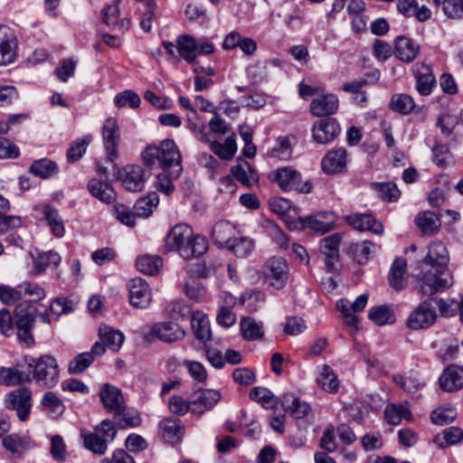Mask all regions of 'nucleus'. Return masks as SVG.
I'll return each instance as SVG.
<instances>
[{"instance_id":"nucleus-1","label":"nucleus","mask_w":463,"mask_h":463,"mask_svg":"<svg viewBox=\"0 0 463 463\" xmlns=\"http://www.w3.org/2000/svg\"><path fill=\"white\" fill-rule=\"evenodd\" d=\"M166 251H178L185 260L203 255L208 249L205 238L194 235L193 229L184 223L174 226L165 239Z\"/></svg>"},{"instance_id":"nucleus-2","label":"nucleus","mask_w":463,"mask_h":463,"mask_svg":"<svg viewBox=\"0 0 463 463\" xmlns=\"http://www.w3.org/2000/svg\"><path fill=\"white\" fill-rule=\"evenodd\" d=\"M144 165L149 168L160 165L163 170L172 169V176L179 178L183 171L181 153L172 139H165L160 145H149L141 154Z\"/></svg>"},{"instance_id":"nucleus-3","label":"nucleus","mask_w":463,"mask_h":463,"mask_svg":"<svg viewBox=\"0 0 463 463\" xmlns=\"http://www.w3.org/2000/svg\"><path fill=\"white\" fill-rule=\"evenodd\" d=\"M24 361L30 371L31 380L43 388L54 387L60 378V368L56 359L49 354L38 358L24 356Z\"/></svg>"},{"instance_id":"nucleus-4","label":"nucleus","mask_w":463,"mask_h":463,"mask_svg":"<svg viewBox=\"0 0 463 463\" xmlns=\"http://www.w3.org/2000/svg\"><path fill=\"white\" fill-rule=\"evenodd\" d=\"M269 178L284 191L295 190L298 193L308 194L313 188L310 181L302 182L301 174L289 166L280 167L272 171L269 173Z\"/></svg>"},{"instance_id":"nucleus-5","label":"nucleus","mask_w":463,"mask_h":463,"mask_svg":"<svg viewBox=\"0 0 463 463\" xmlns=\"http://www.w3.org/2000/svg\"><path fill=\"white\" fill-rule=\"evenodd\" d=\"M453 285V277L449 269L431 268L419 279V289L425 296H433Z\"/></svg>"},{"instance_id":"nucleus-6","label":"nucleus","mask_w":463,"mask_h":463,"mask_svg":"<svg viewBox=\"0 0 463 463\" xmlns=\"http://www.w3.org/2000/svg\"><path fill=\"white\" fill-rule=\"evenodd\" d=\"M288 265L287 260L282 257H272L267 260L263 267L265 278L269 284L280 289L285 287L288 279Z\"/></svg>"},{"instance_id":"nucleus-7","label":"nucleus","mask_w":463,"mask_h":463,"mask_svg":"<svg viewBox=\"0 0 463 463\" xmlns=\"http://www.w3.org/2000/svg\"><path fill=\"white\" fill-rule=\"evenodd\" d=\"M99 340L92 345L93 353L98 355H102L106 352V348L118 352L125 339L124 335L119 330L106 325L99 326Z\"/></svg>"},{"instance_id":"nucleus-8","label":"nucleus","mask_w":463,"mask_h":463,"mask_svg":"<svg viewBox=\"0 0 463 463\" xmlns=\"http://www.w3.org/2000/svg\"><path fill=\"white\" fill-rule=\"evenodd\" d=\"M437 319L435 307L430 300L421 302L409 316L407 326L412 330L430 327Z\"/></svg>"},{"instance_id":"nucleus-9","label":"nucleus","mask_w":463,"mask_h":463,"mask_svg":"<svg viewBox=\"0 0 463 463\" xmlns=\"http://www.w3.org/2000/svg\"><path fill=\"white\" fill-rule=\"evenodd\" d=\"M185 331L176 323L163 321L153 324L146 335L147 339L156 338L164 343H174L182 340Z\"/></svg>"},{"instance_id":"nucleus-10","label":"nucleus","mask_w":463,"mask_h":463,"mask_svg":"<svg viewBox=\"0 0 463 463\" xmlns=\"http://www.w3.org/2000/svg\"><path fill=\"white\" fill-rule=\"evenodd\" d=\"M222 399L219 391L214 389H199L190 396L192 412L202 415L212 410Z\"/></svg>"},{"instance_id":"nucleus-11","label":"nucleus","mask_w":463,"mask_h":463,"mask_svg":"<svg viewBox=\"0 0 463 463\" xmlns=\"http://www.w3.org/2000/svg\"><path fill=\"white\" fill-rule=\"evenodd\" d=\"M102 139L108 160L114 163L118 158V146L120 139L119 128L116 118H109L105 120L102 128Z\"/></svg>"},{"instance_id":"nucleus-12","label":"nucleus","mask_w":463,"mask_h":463,"mask_svg":"<svg viewBox=\"0 0 463 463\" xmlns=\"http://www.w3.org/2000/svg\"><path fill=\"white\" fill-rule=\"evenodd\" d=\"M31 391L28 388H20L6 395L5 402L7 408L15 410L18 419L25 421L31 411Z\"/></svg>"},{"instance_id":"nucleus-13","label":"nucleus","mask_w":463,"mask_h":463,"mask_svg":"<svg viewBox=\"0 0 463 463\" xmlns=\"http://www.w3.org/2000/svg\"><path fill=\"white\" fill-rule=\"evenodd\" d=\"M341 128L338 122L332 118L317 120L312 127L314 140L318 144H328L339 134Z\"/></svg>"},{"instance_id":"nucleus-14","label":"nucleus","mask_w":463,"mask_h":463,"mask_svg":"<svg viewBox=\"0 0 463 463\" xmlns=\"http://www.w3.org/2000/svg\"><path fill=\"white\" fill-rule=\"evenodd\" d=\"M17 39L11 29L0 25V66L14 62L16 59Z\"/></svg>"},{"instance_id":"nucleus-15","label":"nucleus","mask_w":463,"mask_h":463,"mask_svg":"<svg viewBox=\"0 0 463 463\" xmlns=\"http://www.w3.org/2000/svg\"><path fill=\"white\" fill-rule=\"evenodd\" d=\"M348 154L345 148L330 149L321 160V169L326 175H335L345 170Z\"/></svg>"},{"instance_id":"nucleus-16","label":"nucleus","mask_w":463,"mask_h":463,"mask_svg":"<svg viewBox=\"0 0 463 463\" xmlns=\"http://www.w3.org/2000/svg\"><path fill=\"white\" fill-rule=\"evenodd\" d=\"M152 300V294L146 281L141 278L129 282V302L137 308H146Z\"/></svg>"},{"instance_id":"nucleus-17","label":"nucleus","mask_w":463,"mask_h":463,"mask_svg":"<svg viewBox=\"0 0 463 463\" xmlns=\"http://www.w3.org/2000/svg\"><path fill=\"white\" fill-rule=\"evenodd\" d=\"M99 397L103 406L109 411L119 415L125 410V399L121 390L109 383L103 384Z\"/></svg>"},{"instance_id":"nucleus-18","label":"nucleus","mask_w":463,"mask_h":463,"mask_svg":"<svg viewBox=\"0 0 463 463\" xmlns=\"http://www.w3.org/2000/svg\"><path fill=\"white\" fill-rule=\"evenodd\" d=\"M124 188L130 192L141 191L145 185V175L141 166L128 165L119 174Z\"/></svg>"},{"instance_id":"nucleus-19","label":"nucleus","mask_w":463,"mask_h":463,"mask_svg":"<svg viewBox=\"0 0 463 463\" xmlns=\"http://www.w3.org/2000/svg\"><path fill=\"white\" fill-rule=\"evenodd\" d=\"M302 223L303 226L310 228L317 233L324 234L335 228V216L331 212L317 213L305 217Z\"/></svg>"},{"instance_id":"nucleus-20","label":"nucleus","mask_w":463,"mask_h":463,"mask_svg":"<svg viewBox=\"0 0 463 463\" xmlns=\"http://www.w3.org/2000/svg\"><path fill=\"white\" fill-rule=\"evenodd\" d=\"M101 17L109 30L123 33L130 27L131 23L129 19H119V8L118 5H106L101 10Z\"/></svg>"},{"instance_id":"nucleus-21","label":"nucleus","mask_w":463,"mask_h":463,"mask_svg":"<svg viewBox=\"0 0 463 463\" xmlns=\"http://www.w3.org/2000/svg\"><path fill=\"white\" fill-rule=\"evenodd\" d=\"M449 252L445 244L441 241H432L429 247V252L424 262L429 264L430 268H439L440 269H448Z\"/></svg>"},{"instance_id":"nucleus-22","label":"nucleus","mask_w":463,"mask_h":463,"mask_svg":"<svg viewBox=\"0 0 463 463\" xmlns=\"http://www.w3.org/2000/svg\"><path fill=\"white\" fill-rule=\"evenodd\" d=\"M339 101L335 95L326 94L314 99L310 103V112L316 117L332 115L338 109Z\"/></svg>"},{"instance_id":"nucleus-23","label":"nucleus","mask_w":463,"mask_h":463,"mask_svg":"<svg viewBox=\"0 0 463 463\" xmlns=\"http://www.w3.org/2000/svg\"><path fill=\"white\" fill-rule=\"evenodd\" d=\"M439 386L443 391L455 392L463 387V368L450 365L439 377Z\"/></svg>"},{"instance_id":"nucleus-24","label":"nucleus","mask_w":463,"mask_h":463,"mask_svg":"<svg viewBox=\"0 0 463 463\" xmlns=\"http://www.w3.org/2000/svg\"><path fill=\"white\" fill-rule=\"evenodd\" d=\"M346 222L359 231H370L375 234L383 232V225L371 214L354 213L346 216Z\"/></svg>"},{"instance_id":"nucleus-25","label":"nucleus","mask_w":463,"mask_h":463,"mask_svg":"<svg viewBox=\"0 0 463 463\" xmlns=\"http://www.w3.org/2000/svg\"><path fill=\"white\" fill-rule=\"evenodd\" d=\"M90 194L104 203H111L116 200L117 194L112 185L98 178H91L87 185Z\"/></svg>"},{"instance_id":"nucleus-26","label":"nucleus","mask_w":463,"mask_h":463,"mask_svg":"<svg viewBox=\"0 0 463 463\" xmlns=\"http://www.w3.org/2000/svg\"><path fill=\"white\" fill-rule=\"evenodd\" d=\"M191 325L195 338L203 344L207 343L212 338L210 321L207 316L200 311L193 314Z\"/></svg>"},{"instance_id":"nucleus-27","label":"nucleus","mask_w":463,"mask_h":463,"mask_svg":"<svg viewBox=\"0 0 463 463\" xmlns=\"http://www.w3.org/2000/svg\"><path fill=\"white\" fill-rule=\"evenodd\" d=\"M163 438L171 444L179 442L184 433V427L179 420L165 419L159 425Z\"/></svg>"},{"instance_id":"nucleus-28","label":"nucleus","mask_w":463,"mask_h":463,"mask_svg":"<svg viewBox=\"0 0 463 463\" xmlns=\"http://www.w3.org/2000/svg\"><path fill=\"white\" fill-rule=\"evenodd\" d=\"M279 402L286 411L297 419L306 417L310 410L308 403L300 401L292 394H284Z\"/></svg>"},{"instance_id":"nucleus-29","label":"nucleus","mask_w":463,"mask_h":463,"mask_svg":"<svg viewBox=\"0 0 463 463\" xmlns=\"http://www.w3.org/2000/svg\"><path fill=\"white\" fill-rule=\"evenodd\" d=\"M420 46L411 39L401 36L396 39L395 55L401 61L410 62L418 55Z\"/></svg>"},{"instance_id":"nucleus-30","label":"nucleus","mask_w":463,"mask_h":463,"mask_svg":"<svg viewBox=\"0 0 463 463\" xmlns=\"http://www.w3.org/2000/svg\"><path fill=\"white\" fill-rule=\"evenodd\" d=\"M232 175L243 185L251 186L258 183L259 177L253 167L244 160L232 167Z\"/></svg>"},{"instance_id":"nucleus-31","label":"nucleus","mask_w":463,"mask_h":463,"mask_svg":"<svg viewBox=\"0 0 463 463\" xmlns=\"http://www.w3.org/2000/svg\"><path fill=\"white\" fill-rule=\"evenodd\" d=\"M415 77L418 92L422 96L430 95L436 83L435 76L430 68L426 65L420 66L417 68Z\"/></svg>"},{"instance_id":"nucleus-32","label":"nucleus","mask_w":463,"mask_h":463,"mask_svg":"<svg viewBox=\"0 0 463 463\" xmlns=\"http://www.w3.org/2000/svg\"><path fill=\"white\" fill-rule=\"evenodd\" d=\"M176 43L180 56L188 63H194L197 51L196 40L189 34H184L177 37Z\"/></svg>"},{"instance_id":"nucleus-33","label":"nucleus","mask_w":463,"mask_h":463,"mask_svg":"<svg viewBox=\"0 0 463 463\" xmlns=\"http://www.w3.org/2000/svg\"><path fill=\"white\" fill-rule=\"evenodd\" d=\"M463 439V430L458 427L444 429L434 437L433 441L439 449L455 445Z\"/></svg>"},{"instance_id":"nucleus-34","label":"nucleus","mask_w":463,"mask_h":463,"mask_svg":"<svg viewBox=\"0 0 463 463\" xmlns=\"http://www.w3.org/2000/svg\"><path fill=\"white\" fill-rule=\"evenodd\" d=\"M234 228L229 222L222 221L217 222L212 231V237L215 244L220 247L229 246L232 241V236Z\"/></svg>"},{"instance_id":"nucleus-35","label":"nucleus","mask_w":463,"mask_h":463,"mask_svg":"<svg viewBox=\"0 0 463 463\" xmlns=\"http://www.w3.org/2000/svg\"><path fill=\"white\" fill-rule=\"evenodd\" d=\"M43 215L52 234L58 238H61L64 235L65 228L58 210L50 204H45L43 207Z\"/></svg>"},{"instance_id":"nucleus-36","label":"nucleus","mask_w":463,"mask_h":463,"mask_svg":"<svg viewBox=\"0 0 463 463\" xmlns=\"http://www.w3.org/2000/svg\"><path fill=\"white\" fill-rule=\"evenodd\" d=\"M415 223L427 235L434 234L440 227L439 219L433 212L420 213L415 219Z\"/></svg>"},{"instance_id":"nucleus-37","label":"nucleus","mask_w":463,"mask_h":463,"mask_svg":"<svg viewBox=\"0 0 463 463\" xmlns=\"http://www.w3.org/2000/svg\"><path fill=\"white\" fill-rule=\"evenodd\" d=\"M406 260L402 258L396 259L390 271V284L396 290L402 289L406 285Z\"/></svg>"},{"instance_id":"nucleus-38","label":"nucleus","mask_w":463,"mask_h":463,"mask_svg":"<svg viewBox=\"0 0 463 463\" xmlns=\"http://www.w3.org/2000/svg\"><path fill=\"white\" fill-rule=\"evenodd\" d=\"M242 336L248 341L260 339L264 335L262 324L252 317H243L240 323Z\"/></svg>"},{"instance_id":"nucleus-39","label":"nucleus","mask_w":463,"mask_h":463,"mask_svg":"<svg viewBox=\"0 0 463 463\" xmlns=\"http://www.w3.org/2000/svg\"><path fill=\"white\" fill-rule=\"evenodd\" d=\"M163 266L162 259L157 255H143L137 259V269L148 275L156 274Z\"/></svg>"},{"instance_id":"nucleus-40","label":"nucleus","mask_w":463,"mask_h":463,"mask_svg":"<svg viewBox=\"0 0 463 463\" xmlns=\"http://www.w3.org/2000/svg\"><path fill=\"white\" fill-rule=\"evenodd\" d=\"M29 381H31L30 374H25L18 369L11 367L0 368V384L14 386Z\"/></svg>"},{"instance_id":"nucleus-41","label":"nucleus","mask_w":463,"mask_h":463,"mask_svg":"<svg viewBox=\"0 0 463 463\" xmlns=\"http://www.w3.org/2000/svg\"><path fill=\"white\" fill-rule=\"evenodd\" d=\"M317 383L326 392H335L339 387L337 377L327 364L321 367Z\"/></svg>"},{"instance_id":"nucleus-42","label":"nucleus","mask_w":463,"mask_h":463,"mask_svg":"<svg viewBox=\"0 0 463 463\" xmlns=\"http://www.w3.org/2000/svg\"><path fill=\"white\" fill-rule=\"evenodd\" d=\"M35 309L28 304H19L14 308V317L16 327H33L35 317Z\"/></svg>"},{"instance_id":"nucleus-43","label":"nucleus","mask_w":463,"mask_h":463,"mask_svg":"<svg viewBox=\"0 0 463 463\" xmlns=\"http://www.w3.org/2000/svg\"><path fill=\"white\" fill-rule=\"evenodd\" d=\"M250 397L265 409H273L279 403L278 398L271 391L262 386L254 387L250 392Z\"/></svg>"},{"instance_id":"nucleus-44","label":"nucleus","mask_w":463,"mask_h":463,"mask_svg":"<svg viewBox=\"0 0 463 463\" xmlns=\"http://www.w3.org/2000/svg\"><path fill=\"white\" fill-rule=\"evenodd\" d=\"M61 262L60 255L52 250L40 253L33 260L34 269L33 270V274H41L45 271V269L53 266L56 267Z\"/></svg>"},{"instance_id":"nucleus-45","label":"nucleus","mask_w":463,"mask_h":463,"mask_svg":"<svg viewBox=\"0 0 463 463\" xmlns=\"http://www.w3.org/2000/svg\"><path fill=\"white\" fill-rule=\"evenodd\" d=\"M411 413L407 407L400 404H388L384 410V418L392 425H398L402 419L411 420Z\"/></svg>"},{"instance_id":"nucleus-46","label":"nucleus","mask_w":463,"mask_h":463,"mask_svg":"<svg viewBox=\"0 0 463 463\" xmlns=\"http://www.w3.org/2000/svg\"><path fill=\"white\" fill-rule=\"evenodd\" d=\"M3 446L13 453H20L24 450L29 449L33 447V442L30 438L25 436H18L11 434L4 438Z\"/></svg>"},{"instance_id":"nucleus-47","label":"nucleus","mask_w":463,"mask_h":463,"mask_svg":"<svg viewBox=\"0 0 463 463\" xmlns=\"http://www.w3.org/2000/svg\"><path fill=\"white\" fill-rule=\"evenodd\" d=\"M211 150L220 158L231 160L237 151V145L233 137H228L223 144L217 141L211 143Z\"/></svg>"},{"instance_id":"nucleus-48","label":"nucleus","mask_w":463,"mask_h":463,"mask_svg":"<svg viewBox=\"0 0 463 463\" xmlns=\"http://www.w3.org/2000/svg\"><path fill=\"white\" fill-rule=\"evenodd\" d=\"M158 196L156 194H148L145 197L139 198L135 205L134 210L138 217H147L158 205Z\"/></svg>"},{"instance_id":"nucleus-49","label":"nucleus","mask_w":463,"mask_h":463,"mask_svg":"<svg viewBox=\"0 0 463 463\" xmlns=\"http://www.w3.org/2000/svg\"><path fill=\"white\" fill-rule=\"evenodd\" d=\"M165 313L174 319L192 318L194 312L184 300H173L165 307Z\"/></svg>"},{"instance_id":"nucleus-50","label":"nucleus","mask_w":463,"mask_h":463,"mask_svg":"<svg viewBox=\"0 0 463 463\" xmlns=\"http://www.w3.org/2000/svg\"><path fill=\"white\" fill-rule=\"evenodd\" d=\"M94 356H99L93 353L92 349L90 352H85L75 356L69 364L68 371L70 373L79 374L84 372L94 361Z\"/></svg>"},{"instance_id":"nucleus-51","label":"nucleus","mask_w":463,"mask_h":463,"mask_svg":"<svg viewBox=\"0 0 463 463\" xmlns=\"http://www.w3.org/2000/svg\"><path fill=\"white\" fill-rule=\"evenodd\" d=\"M392 380L396 385L411 393L418 391L423 385V383L416 373H410L408 375L394 374Z\"/></svg>"},{"instance_id":"nucleus-52","label":"nucleus","mask_w":463,"mask_h":463,"mask_svg":"<svg viewBox=\"0 0 463 463\" xmlns=\"http://www.w3.org/2000/svg\"><path fill=\"white\" fill-rule=\"evenodd\" d=\"M30 171L35 176L49 178L57 173L58 168L54 162L43 158L33 162L30 166Z\"/></svg>"},{"instance_id":"nucleus-53","label":"nucleus","mask_w":463,"mask_h":463,"mask_svg":"<svg viewBox=\"0 0 463 463\" xmlns=\"http://www.w3.org/2000/svg\"><path fill=\"white\" fill-rule=\"evenodd\" d=\"M84 447L95 455H104L108 449V444L104 439L95 435L93 432L81 434Z\"/></svg>"},{"instance_id":"nucleus-54","label":"nucleus","mask_w":463,"mask_h":463,"mask_svg":"<svg viewBox=\"0 0 463 463\" xmlns=\"http://www.w3.org/2000/svg\"><path fill=\"white\" fill-rule=\"evenodd\" d=\"M368 302V295H360L354 302L347 299H339L336 303L337 309L343 314L346 315L349 312H360L364 309Z\"/></svg>"},{"instance_id":"nucleus-55","label":"nucleus","mask_w":463,"mask_h":463,"mask_svg":"<svg viewBox=\"0 0 463 463\" xmlns=\"http://www.w3.org/2000/svg\"><path fill=\"white\" fill-rule=\"evenodd\" d=\"M368 317L378 326L392 324L394 322V315L386 306L372 307L369 310Z\"/></svg>"},{"instance_id":"nucleus-56","label":"nucleus","mask_w":463,"mask_h":463,"mask_svg":"<svg viewBox=\"0 0 463 463\" xmlns=\"http://www.w3.org/2000/svg\"><path fill=\"white\" fill-rule=\"evenodd\" d=\"M91 140L92 137L88 135L72 142L67 152L68 161L72 163L80 160L85 154L87 146L91 142Z\"/></svg>"},{"instance_id":"nucleus-57","label":"nucleus","mask_w":463,"mask_h":463,"mask_svg":"<svg viewBox=\"0 0 463 463\" xmlns=\"http://www.w3.org/2000/svg\"><path fill=\"white\" fill-rule=\"evenodd\" d=\"M415 107L413 99L407 94L394 95L391 101V108L402 114H409Z\"/></svg>"},{"instance_id":"nucleus-58","label":"nucleus","mask_w":463,"mask_h":463,"mask_svg":"<svg viewBox=\"0 0 463 463\" xmlns=\"http://www.w3.org/2000/svg\"><path fill=\"white\" fill-rule=\"evenodd\" d=\"M457 417V411L452 406H443L434 410L430 418L434 424L444 425L454 420Z\"/></svg>"},{"instance_id":"nucleus-59","label":"nucleus","mask_w":463,"mask_h":463,"mask_svg":"<svg viewBox=\"0 0 463 463\" xmlns=\"http://www.w3.org/2000/svg\"><path fill=\"white\" fill-rule=\"evenodd\" d=\"M292 149L288 137H279L276 146L268 152L271 158L288 160L291 156Z\"/></svg>"},{"instance_id":"nucleus-60","label":"nucleus","mask_w":463,"mask_h":463,"mask_svg":"<svg viewBox=\"0 0 463 463\" xmlns=\"http://www.w3.org/2000/svg\"><path fill=\"white\" fill-rule=\"evenodd\" d=\"M184 291L189 298L195 301L202 300L206 293L203 283L194 277H190L185 282Z\"/></svg>"},{"instance_id":"nucleus-61","label":"nucleus","mask_w":463,"mask_h":463,"mask_svg":"<svg viewBox=\"0 0 463 463\" xmlns=\"http://www.w3.org/2000/svg\"><path fill=\"white\" fill-rule=\"evenodd\" d=\"M232 252L241 258L248 256L253 250V241L249 238H235L228 246Z\"/></svg>"},{"instance_id":"nucleus-62","label":"nucleus","mask_w":463,"mask_h":463,"mask_svg":"<svg viewBox=\"0 0 463 463\" xmlns=\"http://www.w3.org/2000/svg\"><path fill=\"white\" fill-rule=\"evenodd\" d=\"M139 96L133 90H124L117 94L114 98V103L118 108L128 105L131 109H137L140 105Z\"/></svg>"},{"instance_id":"nucleus-63","label":"nucleus","mask_w":463,"mask_h":463,"mask_svg":"<svg viewBox=\"0 0 463 463\" xmlns=\"http://www.w3.org/2000/svg\"><path fill=\"white\" fill-rule=\"evenodd\" d=\"M42 405L50 413H61L64 409L62 401L52 392H47L43 395Z\"/></svg>"},{"instance_id":"nucleus-64","label":"nucleus","mask_w":463,"mask_h":463,"mask_svg":"<svg viewBox=\"0 0 463 463\" xmlns=\"http://www.w3.org/2000/svg\"><path fill=\"white\" fill-rule=\"evenodd\" d=\"M95 435L104 439L107 444L112 442L116 437L117 430L112 421L104 420L92 431Z\"/></svg>"}]
</instances>
